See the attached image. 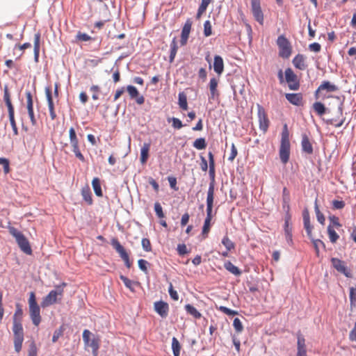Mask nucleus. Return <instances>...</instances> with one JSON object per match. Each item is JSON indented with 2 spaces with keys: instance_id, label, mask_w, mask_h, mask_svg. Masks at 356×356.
<instances>
[{
  "instance_id": "69168bd1",
  "label": "nucleus",
  "mask_w": 356,
  "mask_h": 356,
  "mask_svg": "<svg viewBox=\"0 0 356 356\" xmlns=\"http://www.w3.org/2000/svg\"><path fill=\"white\" fill-rule=\"evenodd\" d=\"M37 353H38V350H37L36 345H35V342L33 341L31 343V344L29 346L28 356H37Z\"/></svg>"
},
{
  "instance_id": "7ed1b4c3",
  "label": "nucleus",
  "mask_w": 356,
  "mask_h": 356,
  "mask_svg": "<svg viewBox=\"0 0 356 356\" xmlns=\"http://www.w3.org/2000/svg\"><path fill=\"white\" fill-rule=\"evenodd\" d=\"M279 154L282 162L286 164L289 158V134L286 123L283 127Z\"/></svg>"
},
{
  "instance_id": "1a4fd4ad",
  "label": "nucleus",
  "mask_w": 356,
  "mask_h": 356,
  "mask_svg": "<svg viewBox=\"0 0 356 356\" xmlns=\"http://www.w3.org/2000/svg\"><path fill=\"white\" fill-rule=\"evenodd\" d=\"M69 138L70 145L76 157L82 162L85 161L84 156L79 149V140L75 129L73 127H71L69 130Z\"/></svg>"
},
{
  "instance_id": "2f4dec72",
  "label": "nucleus",
  "mask_w": 356,
  "mask_h": 356,
  "mask_svg": "<svg viewBox=\"0 0 356 356\" xmlns=\"http://www.w3.org/2000/svg\"><path fill=\"white\" fill-rule=\"evenodd\" d=\"M327 90V92H335L338 90V87L331 83L330 81H323L318 87V90Z\"/></svg>"
},
{
  "instance_id": "79ce46f5",
  "label": "nucleus",
  "mask_w": 356,
  "mask_h": 356,
  "mask_svg": "<svg viewBox=\"0 0 356 356\" xmlns=\"http://www.w3.org/2000/svg\"><path fill=\"white\" fill-rule=\"evenodd\" d=\"M299 86V79L297 75L291 70V90H298Z\"/></svg>"
},
{
  "instance_id": "09e8293b",
  "label": "nucleus",
  "mask_w": 356,
  "mask_h": 356,
  "mask_svg": "<svg viewBox=\"0 0 356 356\" xmlns=\"http://www.w3.org/2000/svg\"><path fill=\"white\" fill-rule=\"evenodd\" d=\"M168 121L169 122H172V126L175 129H179L181 127H183V126H184L181 121L179 118H168Z\"/></svg>"
},
{
  "instance_id": "7c9ffc66",
  "label": "nucleus",
  "mask_w": 356,
  "mask_h": 356,
  "mask_svg": "<svg viewBox=\"0 0 356 356\" xmlns=\"http://www.w3.org/2000/svg\"><path fill=\"white\" fill-rule=\"evenodd\" d=\"M224 267L227 270L236 276H239L241 274V270L229 261H227L224 264Z\"/></svg>"
},
{
  "instance_id": "c756f323",
  "label": "nucleus",
  "mask_w": 356,
  "mask_h": 356,
  "mask_svg": "<svg viewBox=\"0 0 356 356\" xmlns=\"http://www.w3.org/2000/svg\"><path fill=\"white\" fill-rule=\"evenodd\" d=\"M40 47V34L35 33L34 35V59L35 62H38Z\"/></svg>"
},
{
  "instance_id": "4c0bfd02",
  "label": "nucleus",
  "mask_w": 356,
  "mask_h": 356,
  "mask_svg": "<svg viewBox=\"0 0 356 356\" xmlns=\"http://www.w3.org/2000/svg\"><path fill=\"white\" fill-rule=\"evenodd\" d=\"M278 79L280 84L289 83V67L286 68L284 71V76L283 75L282 70H280L278 72Z\"/></svg>"
},
{
  "instance_id": "dca6fc26",
  "label": "nucleus",
  "mask_w": 356,
  "mask_h": 356,
  "mask_svg": "<svg viewBox=\"0 0 356 356\" xmlns=\"http://www.w3.org/2000/svg\"><path fill=\"white\" fill-rule=\"evenodd\" d=\"M257 107L259 128L264 131V133H265L268 130L269 120L267 118L264 108L260 105H258Z\"/></svg>"
},
{
  "instance_id": "f3484780",
  "label": "nucleus",
  "mask_w": 356,
  "mask_h": 356,
  "mask_svg": "<svg viewBox=\"0 0 356 356\" xmlns=\"http://www.w3.org/2000/svg\"><path fill=\"white\" fill-rule=\"evenodd\" d=\"M155 312L162 318H166L169 312V305L167 302L160 300L154 303Z\"/></svg>"
},
{
  "instance_id": "473e14b6",
  "label": "nucleus",
  "mask_w": 356,
  "mask_h": 356,
  "mask_svg": "<svg viewBox=\"0 0 356 356\" xmlns=\"http://www.w3.org/2000/svg\"><path fill=\"white\" fill-rule=\"evenodd\" d=\"M291 104L300 106H303V98L301 93H291Z\"/></svg>"
},
{
  "instance_id": "0e129e2a",
  "label": "nucleus",
  "mask_w": 356,
  "mask_h": 356,
  "mask_svg": "<svg viewBox=\"0 0 356 356\" xmlns=\"http://www.w3.org/2000/svg\"><path fill=\"white\" fill-rule=\"evenodd\" d=\"M76 39L79 41H89L92 38L85 33L79 32L76 35Z\"/></svg>"
},
{
  "instance_id": "f03ea898",
  "label": "nucleus",
  "mask_w": 356,
  "mask_h": 356,
  "mask_svg": "<svg viewBox=\"0 0 356 356\" xmlns=\"http://www.w3.org/2000/svg\"><path fill=\"white\" fill-rule=\"evenodd\" d=\"M82 336L85 348H91L93 356H97L101 343L100 337L93 334L88 330H84Z\"/></svg>"
},
{
  "instance_id": "c9c22d12",
  "label": "nucleus",
  "mask_w": 356,
  "mask_h": 356,
  "mask_svg": "<svg viewBox=\"0 0 356 356\" xmlns=\"http://www.w3.org/2000/svg\"><path fill=\"white\" fill-rule=\"evenodd\" d=\"M81 195L83 200L89 204H92V193L88 186L84 187L81 190Z\"/></svg>"
},
{
  "instance_id": "6e6d98bb",
  "label": "nucleus",
  "mask_w": 356,
  "mask_h": 356,
  "mask_svg": "<svg viewBox=\"0 0 356 356\" xmlns=\"http://www.w3.org/2000/svg\"><path fill=\"white\" fill-rule=\"evenodd\" d=\"M154 211L156 212V216L159 218H164L165 216H164V213H163V209H162V207H161V205L160 204L159 202H156L154 204Z\"/></svg>"
},
{
  "instance_id": "9b49d317",
  "label": "nucleus",
  "mask_w": 356,
  "mask_h": 356,
  "mask_svg": "<svg viewBox=\"0 0 356 356\" xmlns=\"http://www.w3.org/2000/svg\"><path fill=\"white\" fill-rule=\"evenodd\" d=\"M111 243L115 251L119 254L121 259L124 261L125 266L129 268L131 266V263L129 260V254L127 252L124 247L120 244L118 238H113L111 239Z\"/></svg>"
},
{
  "instance_id": "423d86ee",
  "label": "nucleus",
  "mask_w": 356,
  "mask_h": 356,
  "mask_svg": "<svg viewBox=\"0 0 356 356\" xmlns=\"http://www.w3.org/2000/svg\"><path fill=\"white\" fill-rule=\"evenodd\" d=\"M13 332L14 334L15 350L17 353H19L24 341V330L20 321L13 320Z\"/></svg>"
},
{
  "instance_id": "4d7b16f0",
  "label": "nucleus",
  "mask_w": 356,
  "mask_h": 356,
  "mask_svg": "<svg viewBox=\"0 0 356 356\" xmlns=\"http://www.w3.org/2000/svg\"><path fill=\"white\" fill-rule=\"evenodd\" d=\"M63 327L61 326L58 329L56 330L54 332L52 341L54 343L56 342L58 339L63 335Z\"/></svg>"
},
{
  "instance_id": "603ef678",
  "label": "nucleus",
  "mask_w": 356,
  "mask_h": 356,
  "mask_svg": "<svg viewBox=\"0 0 356 356\" xmlns=\"http://www.w3.org/2000/svg\"><path fill=\"white\" fill-rule=\"evenodd\" d=\"M218 309L228 316H235L238 314V312L230 309L225 306H220Z\"/></svg>"
},
{
  "instance_id": "de8ad7c7",
  "label": "nucleus",
  "mask_w": 356,
  "mask_h": 356,
  "mask_svg": "<svg viewBox=\"0 0 356 356\" xmlns=\"http://www.w3.org/2000/svg\"><path fill=\"white\" fill-rule=\"evenodd\" d=\"M212 34V26L210 21L207 20L204 23V35L209 37Z\"/></svg>"
},
{
  "instance_id": "a18cd8bd",
  "label": "nucleus",
  "mask_w": 356,
  "mask_h": 356,
  "mask_svg": "<svg viewBox=\"0 0 356 356\" xmlns=\"http://www.w3.org/2000/svg\"><path fill=\"white\" fill-rule=\"evenodd\" d=\"M222 245L226 248L227 251H230L235 248L234 243L229 239L227 235H225L222 239Z\"/></svg>"
},
{
  "instance_id": "58836bf2",
  "label": "nucleus",
  "mask_w": 356,
  "mask_h": 356,
  "mask_svg": "<svg viewBox=\"0 0 356 356\" xmlns=\"http://www.w3.org/2000/svg\"><path fill=\"white\" fill-rule=\"evenodd\" d=\"M178 104L179 107L184 110H188V103H187V97L186 95L184 92H181L179 93V99Z\"/></svg>"
},
{
  "instance_id": "e433bc0d",
  "label": "nucleus",
  "mask_w": 356,
  "mask_h": 356,
  "mask_svg": "<svg viewBox=\"0 0 356 356\" xmlns=\"http://www.w3.org/2000/svg\"><path fill=\"white\" fill-rule=\"evenodd\" d=\"M120 278L123 282L127 288H128L132 292L134 291V286L138 285L137 282L131 280L130 279L122 275L120 276Z\"/></svg>"
},
{
  "instance_id": "c03bdc74",
  "label": "nucleus",
  "mask_w": 356,
  "mask_h": 356,
  "mask_svg": "<svg viewBox=\"0 0 356 356\" xmlns=\"http://www.w3.org/2000/svg\"><path fill=\"white\" fill-rule=\"evenodd\" d=\"M314 209H315V212H316V215L318 221L321 224L324 225L325 218L324 215L321 212V211L318 208V205L317 203V199H316V200H315Z\"/></svg>"
},
{
  "instance_id": "774afa93",
  "label": "nucleus",
  "mask_w": 356,
  "mask_h": 356,
  "mask_svg": "<svg viewBox=\"0 0 356 356\" xmlns=\"http://www.w3.org/2000/svg\"><path fill=\"white\" fill-rule=\"evenodd\" d=\"M332 207L334 209H341L345 207V202L343 201L333 200Z\"/></svg>"
},
{
  "instance_id": "6e6552de",
  "label": "nucleus",
  "mask_w": 356,
  "mask_h": 356,
  "mask_svg": "<svg viewBox=\"0 0 356 356\" xmlns=\"http://www.w3.org/2000/svg\"><path fill=\"white\" fill-rule=\"evenodd\" d=\"M209 176L211 181L207 191V200H213L214 192H215V162L214 157L211 152H209Z\"/></svg>"
},
{
  "instance_id": "412c9836",
  "label": "nucleus",
  "mask_w": 356,
  "mask_h": 356,
  "mask_svg": "<svg viewBox=\"0 0 356 356\" xmlns=\"http://www.w3.org/2000/svg\"><path fill=\"white\" fill-rule=\"evenodd\" d=\"M218 85V80L216 78L213 77L210 79L209 84V90H210L209 100H211V99L214 100L216 99H218V97L220 96V92L217 89Z\"/></svg>"
},
{
  "instance_id": "39448f33",
  "label": "nucleus",
  "mask_w": 356,
  "mask_h": 356,
  "mask_svg": "<svg viewBox=\"0 0 356 356\" xmlns=\"http://www.w3.org/2000/svg\"><path fill=\"white\" fill-rule=\"evenodd\" d=\"M29 309L31 319L35 326L41 322L40 309L37 303L34 292H31L29 298Z\"/></svg>"
},
{
  "instance_id": "72a5a7b5",
  "label": "nucleus",
  "mask_w": 356,
  "mask_h": 356,
  "mask_svg": "<svg viewBox=\"0 0 356 356\" xmlns=\"http://www.w3.org/2000/svg\"><path fill=\"white\" fill-rule=\"evenodd\" d=\"M92 186L95 195L98 197H102L103 193L101 188L100 180L98 177H95L92 179Z\"/></svg>"
},
{
  "instance_id": "f8f14e48",
  "label": "nucleus",
  "mask_w": 356,
  "mask_h": 356,
  "mask_svg": "<svg viewBox=\"0 0 356 356\" xmlns=\"http://www.w3.org/2000/svg\"><path fill=\"white\" fill-rule=\"evenodd\" d=\"M277 44L279 48V56L283 58L289 57V42L287 38L281 35L277 40Z\"/></svg>"
},
{
  "instance_id": "4468645a",
  "label": "nucleus",
  "mask_w": 356,
  "mask_h": 356,
  "mask_svg": "<svg viewBox=\"0 0 356 356\" xmlns=\"http://www.w3.org/2000/svg\"><path fill=\"white\" fill-rule=\"evenodd\" d=\"M332 264L333 267L339 273L343 274L347 277H351L352 273L350 270L347 268L345 265L344 261L337 259V258H332L331 259Z\"/></svg>"
},
{
  "instance_id": "4be33fe9",
  "label": "nucleus",
  "mask_w": 356,
  "mask_h": 356,
  "mask_svg": "<svg viewBox=\"0 0 356 356\" xmlns=\"http://www.w3.org/2000/svg\"><path fill=\"white\" fill-rule=\"evenodd\" d=\"M298 336V342H297V348L298 353L297 356H307V349L305 344V339L303 335L298 332L297 334Z\"/></svg>"
},
{
  "instance_id": "37998d69",
  "label": "nucleus",
  "mask_w": 356,
  "mask_h": 356,
  "mask_svg": "<svg viewBox=\"0 0 356 356\" xmlns=\"http://www.w3.org/2000/svg\"><path fill=\"white\" fill-rule=\"evenodd\" d=\"M193 145L195 149L201 150L206 148L207 143L204 138H199L193 142Z\"/></svg>"
},
{
  "instance_id": "0eeeda50",
  "label": "nucleus",
  "mask_w": 356,
  "mask_h": 356,
  "mask_svg": "<svg viewBox=\"0 0 356 356\" xmlns=\"http://www.w3.org/2000/svg\"><path fill=\"white\" fill-rule=\"evenodd\" d=\"M66 285L67 284L65 282H63L61 284L56 286V290L51 291L48 295L43 298L41 306L46 307L56 303L58 296H63L64 287L66 286Z\"/></svg>"
},
{
  "instance_id": "2eb2a0df",
  "label": "nucleus",
  "mask_w": 356,
  "mask_h": 356,
  "mask_svg": "<svg viewBox=\"0 0 356 356\" xmlns=\"http://www.w3.org/2000/svg\"><path fill=\"white\" fill-rule=\"evenodd\" d=\"M26 108H27V111H28V115L31 120V124L35 126L37 124V120L35 118L34 111H33V96L30 91L26 92Z\"/></svg>"
},
{
  "instance_id": "052dcab7",
  "label": "nucleus",
  "mask_w": 356,
  "mask_h": 356,
  "mask_svg": "<svg viewBox=\"0 0 356 356\" xmlns=\"http://www.w3.org/2000/svg\"><path fill=\"white\" fill-rule=\"evenodd\" d=\"M0 165L3 167V170L6 174L10 172L9 161L6 158H0Z\"/></svg>"
},
{
  "instance_id": "49530a36",
  "label": "nucleus",
  "mask_w": 356,
  "mask_h": 356,
  "mask_svg": "<svg viewBox=\"0 0 356 356\" xmlns=\"http://www.w3.org/2000/svg\"><path fill=\"white\" fill-rule=\"evenodd\" d=\"M327 233L329 235L330 240L332 243H336V241L339 238V235L337 234V232L334 230L332 227L331 225H329L327 227Z\"/></svg>"
},
{
  "instance_id": "680f3d73",
  "label": "nucleus",
  "mask_w": 356,
  "mask_h": 356,
  "mask_svg": "<svg viewBox=\"0 0 356 356\" xmlns=\"http://www.w3.org/2000/svg\"><path fill=\"white\" fill-rule=\"evenodd\" d=\"M8 116H9L10 125L13 130L14 134L16 136L18 134V130H17V124H16V122L15 120V114H12V115H8Z\"/></svg>"
},
{
  "instance_id": "c85d7f7f",
  "label": "nucleus",
  "mask_w": 356,
  "mask_h": 356,
  "mask_svg": "<svg viewBox=\"0 0 356 356\" xmlns=\"http://www.w3.org/2000/svg\"><path fill=\"white\" fill-rule=\"evenodd\" d=\"M149 147V143H144L141 147L140 160L142 164H145L148 159Z\"/></svg>"
},
{
  "instance_id": "338daca9",
  "label": "nucleus",
  "mask_w": 356,
  "mask_h": 356,
  "mask_svg": "<svg viewBox=\"0 0 356 356\" xmlns=\"http://www.w3.org/2000/svg\"><path fill=\"white\" fill-rule=\"evenodd\" d=\"M177 252L179 255H184L188 253L186 245L184 243L177 245Z\"/></svg>"
},
{
  "instance_id": "a878e982",
  "label": "nucleus",
  "mask_w": 356,
  "mask_h": 356,
  "mask_svg": "<svg viewBox=\"0 0 356 356\" xmlns=\"http://www.w3.org/2000/svg\"><path fill=\"white\" fill-rule=\"evenodd\" d=\"M312 107H313V109L314 110V111L319 116H322L326 113L331 112V110L330 108H327L325 106V105L320 102H316L314 103Z\"/></svg>"
},
{
  "instance_id": "aec40b11",
  "label": "nucleus",
  "mask_w": 356,
  "mask_h": 356,
  "mask_svg": "<svg viewBox=\"0 0 356 356\" xmlns=\"http://www.w3.org/2000/svg\"><path fill=\"white\" fill-rule=\"evenodd\" d=\"M191 26H192V21L191 19H188L186 21V22L183 26L182 31H181V41H180L181 45H185L186 44L187 40L189 37L191 30Z\"/></svg>"
},
{
  "instance_id": "6ab92c4d",
  "label": "nucleus",
  "mask_w": 356,
  "mask_h": 356,
  "mask_svg": "<svg viewBox=\"0 0 356 356\" xmlns=\"http://www.w3.org/2000/svg\"><path fill=\"white\" fill-rule=\"evenodd\" d=\"M127 91L128 92L131 99H135L136 102L141 105L145 102V97L143 95H139V92L137 88L134 86H128L127 87Z\"/></svg>"
},
{
  "instance_id": "13d9d810",
  "label": "nucleus",
  "mask_w": 356,
  "mask_h": 356,
  "mask_svg": "<svg viewBox=\"0 0 356 356\" xmlns=\"http://www.w3.org/2000/svg\"><path fill=\"white\" fill-rule=\"evenodd\" d=\"M168 292H169V294H170V298L173 300H179V295L177 292V291H175L174 289H173V286H172V283H170V286H169V289H168Z\"/></svg>"
},
{
  "instance_id": "ea45409f",
  "label": "nucleus",
  "mask_w": 356,
  "mask_h": 356,
  "mask_svg": "<svg viewBox=\"0 0 356 356\" xmlns=\"http://www.w3.org/2000/svg\"><path fill=\"white\" fill-rule=\"evenodd\" d=\"M172 349L174 356H179L181 345L176 337L172 339Z\"/></svg>"
},
{
  "instance_id": "a19ab883",
  "label": "nucleus",
  "mask_w": 356,
  "mask_h": 356,
  "mask_svg": "<svg viewBox=\"0 0 356 356\" xmlns=\"http://www.w3.org/2000/svg\"><path fill=\"white\" fill-rule=\"evenodd\" d=\"M178 49L176 39L174 38L170 43V62H172L175 58Z\"/></svg>"
},
{
  "instance_id": "3c124183",
  "label": "nucleus",
  "mask_w": 356,
  "mask_h": 356,
  "mask_svg": "<svg viewBox=\"0 0 356 356\" xmlns=\"http://www.w3.org/2000/svg\"><path fill=\"white\" fill-rule=\"evenodd\" d=\"M90 90L92 92V99H99V93L100 92V88L97 85H92L90 87Z\"/></svg>"
},
{
  "instance_id": "8fccbe9b",
  "label": "nucleus",
  "mask_w": 356,
  "mask_h": 356,
  "mask_svg": "<svg viewBox=\"0 0 356 356\" xmlns=\"http://www.w3.org/2000/svg\"><path fill=\"white\" fill-rule=\"evenodd\" d=\"M233 326L236 332L240 333L243 330V326L238 318H235L233 321Z\"/></svg>"
},
{
  "instance_id": "b1692460",
  "label": "nucleus",
  "mask_w": 356,
  "mask_h": 356,
  "mask_svg": "<svg viewBox=\"0 0 356 356\" xmlns=\"http://www.w3.org/2000/svg\"><path fill=\"white\" fill-rule=\"evenodd\" d=\"M303 222H304V227L306 229L307 234L309 238H312V228L313 226L310 223V218L309 213L307 209H305L302 212Z\"/></svg>"
},
{
  "instance_id": "cd10ccee",
  "label": "nucleus",
  "mask_w": 356,
  "mask_h": 356,
  "mask_svg": "<svg viewBox=\"0 0 356 356\" xmlns=\"http://www.w3.org/2000/svg\"><path fill=\"white\" fill-rule=\"evenodd\" d=\"M302 148L303 152L311 154L313 153V147L307 135H303L302 138Z\"/></svg>"
},
{
  "instance_id": "bf43d9fd",
  "label": "nucleus",
  "mask_w": 356,
  "mask_h": 356,
  "mask_svg": "<svg viewBox=\"0 0 356 356\" xmlns=\"http://www.w3.org/2000/svg\"><path fill=\"white\" fill-rule=\"evenodd\" d=\"M138 264L139 268L142 271H143L145 273H147V265L149 264V263L146 260L140 259L138 261Z\"/></svg>"
},
{
  "instance_id": "f257e3e1",
  "label": "nucleus",
  "mask_w": 356,
  "mask_h": 356,
  "mask_svg": "<svg viewBox=\"0 0 356 356\" xmlns=\"http://www.w3.org/2000/svg\"><path fill=\"white\" fill-rule=\"evenodd\" d=\"M9 233L15 238L20 250L28 255L32 254V249L26 237L14 227H8Z\"/></svg>"
},
{
  "instance_id": "a211bd4d",
  "label": "nucleus",
  "mask_w": 356,
  "mask_h": 356,
  "mask_svg": "<svg viewBox=\"0 0 356 356\" xmlns=\"http://www.w3.org/2000/svg\"><path fill=\"white\" fill-rule=\"evenodd\" d=\"M45 94H46V97H47V103H48V108H49V111L50 118L52 120H54L56 118L57 115H56V113L54 110V104L53 102L51 88L47 87L45 88Z\"/></svg>"
},
{
  "instance_id": "20e7f679",
  "label": "nucleus",
  "mask_w": 356,
  "mask_h": 356,
  "mask_svg": "<svg viewBox=\"0 0 356 356\" xmlns=\"http://www.w3.org/2000/svg\"><path fill=\"white\" fill-rule=\"evenodd\" d=\"M336 102L337 112L335 116L325 120L326 124L333 125L336 128L341 127L346 122V118L343 117V102L338 97H334Z\"/></svg>"
},
{
  "instance_id": "864d4df0",
  "label": "nucleus",
  "mask_w": 356,
  "mask_h": 356,
  "mask_svg": "<svg viewBox=\"0 0 356 356\" xmlns=\"http://www.w3.org/2000/svg\"><path fill=\"white\" fill-rule=\"evenodd\" d=\"M350 301L351 307L356 306V288L351 287L350 289Z\"/></svg>"
},
{
  "instance_id": "ddd939ff",
  "label": "nucleus",
  "mask_w": 356,
  "mask_h": 356,
  "mask_svg": "<svg viewBox=\"0 0 356 356\" xmlns=\"http://www.w3.org/2000/svg\"><path fill=\"white\" fill-rule=\"evenodd\" d=\"M251 12L254 19L261 25H263L264 17L261 8L260 0H251Z\"/></svg>"
},
{
  "instance_id": "5701e85b",
  "label": "nucleus",
  "mask_w": 356,
  "mask_h": 356,
  "mask_svg": "<svg viewBox=\"0 0 356 356\" xmlns=\"http://www.w3.org/2000/svg\"><path fill=\"white\" fill-rule=\"evenodd\" d=\"M3 100L8 107V115L15 114L14 106L11 102L10 95L8 86H5L3 88Z\"/></svg>"
},
{
  "instance_id": "5fc2aeb1",
  "label": "nucleus",
  "mask_w": 356,
  "mask_h": 356,
  "mask_svg": "<svg viewBox=\"0 0 356 356\" xmlns=\"http://www.w3.org/2000/svg\"><path fill=\"white\" fill-rule=\"evenodd\" d=\"M141 245L145 251H146V252L152 251L151 242L148 238H143L142 241H141Z\"/></svg>"
},
{
  "instance_id": "bb28decb",
  "label": "nucleus",
  "mask_w": 356,
  "mask_h": 356,
  "mask_svg": "<svg viewBox=\"0 0 356 356\" xmlns=\"http://www.w3.org/2000/svg\"><path fill=\"white\" fill-rule=\"evenodd\" d=\"M293 65L298 70H305L307 65L305 61V57L303 55L298 54L292 61Z\"/></svg>"
},
{
  "instance_id": "f704fd0d",
  "label": "nucleus",
  "mask_w": 356,
  "mask_h": 356,
  "mask_svg": "<svg viewBox=\"0 0 356 356\" xmlns=\"http://www.w3.org/2000/svg\"><path fill=\"white\" fill-rule=\"evenodd\" d=\"M185 309L186 312L193 316L196 319H200L202 317V314L197 309L190 304L185 305Z\"/></svg>"
},
{
  "instance_id": "9d476101",
  "label": "nucleus",
  "mask_w": 356,
  "mask_h": 356,
  "mask_svg": "<svg viewBox=\"0 0 356 356\" xmlns=\"http://www.w3.org/2000/svg\"><path fill=\"white\" fill-rule=\"evenodd\" d=\"M213 206V200H207V216L204 220L202 227V234L206 238L210 232L211 222L212 220V209Z\"/></svg>"
},
{
  "instance_id": "393cba45",
  "label": "nucleus",
  "mask_w": 356,
  "mask_h": 356,
  "mask_svg": "<svg viewBox=\"0 0 356 356\" xmlns=\"http://www.w3.org/2000/svg\"><path fill=\"white\" fill-rule=\"evenodd\" d=\"M213 70L218 75H220L224 71L223 60L218 55L214 56Z\"/></svg>"
},
{
  "instance_id": "e2e57ef3",
  "label": "nucleus",
  "mask_w": 356,
  "mask_h": 356,
  "mask_svg": "<svg viewBox=\"0 0 356 356\" xmlns=\"http://www.w3.org/2000/svg\"><path fill=\"white\" fill-rule=\"evenodd\" d=\"M238 151L234 143L232 144L231 147V153L228 157V160L229 161H233L236 156H237Z\"/></svg>"
}]
</instances>
